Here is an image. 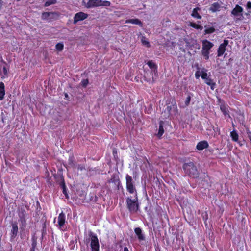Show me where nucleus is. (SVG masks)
<instances>
[{
  "mask_svg": "<svg viewBox=\"0 0 251 251\" xmlns=\"http://www.w3.org/2000/svg\"><path fill=\"white\" fill-rule=\"evenodd\" d=\"M183 168L186 174L190 177L196 178L199 176V171L194 163L192 162L186 163L183 165Z\"/></svg>",
  "mask_w": 251,
  "mask_h": 251,
  "instance_id": "nucleus-1",
  "label": "nucleus"
},
{
  "mask_svg": "<svg viewBox=\"0 0 251 251\" xmlns=\"http://www.w3.org/2000/svg\"><path fill=\"white\" fill-rule=\"evenodd\" d=\"M127 207L129 210L132 212H136L139 208L138 199L136 197L134 199L128 197L126 200Z\"/></svg>",
  "mask_w": 251,
  "mask_h": 251,
  "instance_id": "nucleus-2",
  "label": "nucleus"
},
{
  "mask_svg": "<svg viewBox=\"0 0 251 251\" xmlns=\"http://www.w3.org/2000/svg\"><path fill=\"white\" fill-rule=\"evenodd\" d=\"M89 236L91 238V247L92 251H99V243L97 237L91 232L89 233Z\"/></svg>",
  "mask_w": 251,
  "mask_h": 251,
  "instance_id": "nucleus-3",
  "label": "nucleus"
},
{
  "mask_svg": "<svg viewBox=\"0 0 251 251\" xmlns=\"http://www.w3.org/2000/svg\"><path fill=\"white\" fill-rule=\"evenodd\" d=\"M126 188L128 192L130 193H133L135 189L133 184L132 178L128 175L126 176Z\"/></svg>",
  "mask_w": 251,
  "mask_h": 251,
  "instance_id": "nucleus-4",
  "label": "nucleus"
},
{
  "mask_svg": "<svg viewBox=\"0 0 251 251\" xmlns=\"http://www.w3.org/2000/svg\"><path fill=\"white\" fill-rule=\"evenodd\" d=\"M88 17V14L82 12L77 13L75 14L74 18L73 24H76L78 21H82L86 19Z\"/></svg>",
  "mask_w": 251,
  "mask_h": 251,
  "instance_id": "nucleus-5",
  "label": "nucleus"
},
{
  "mask_svg": "<svg viewBox=\"0 0 251 251\" xmlns=\"http://www.w3.org/2000/svg\"><path fill=\"white\" fill-rule=\"evenodd\" d=\"M177 111V106L176 103L173 104L169 103L166 105V108L164 111V112H167V115L169 116L172 112L176 113Z\"/></svg>",
  "mask_w": 251,
  "mask_h": 251,
  "instance_id": "nucleus-6",
  "label": "nucleus"
},
{
  "mask_svg": "<svg viewBox=\"0 0 251 251\" xmlns=\"http://www.w3.org/2000/svg\"><path fill=\"white\" fill-rule=\"evenodd\" d=\"M221 111L223 113L225 118L228 120L231 118L229 115V106L223 104L222 100H221Z\"/></svg>",
  "mask_w": 251,
  "mask_h": 251,
  "instance_id": "nucleus-7",
  "label": "nucleus"
},
{
  "mask_svg": "<svg viewBox=\"0 0 251 251\" xmlns=\"http://www.w3.org/2000/svg\"><path fill=\"white\" fill-rule=\"evenodd\" d=\"M101 0H89L86 5V7L90 8L94 7L100 6L101 4Z\"/></svg>",
  "mask_w": 251,
  "mask_h": 251,
  "instance_id": "nucleus-8",
  "label": "nucleus"
},
{
  "mask_svg": "<svg viewBox=\"0 0 251 251\" xmlns=\"http://www.w3.org/2000/svg\"><path fill=\"white\" fill-rule=\"evenodd\" d=\"M12 229L11 230V237L12 238H14L17 235L18 227L17 223L16 222H12L11 223Z\"/></svg>",
  "mask_w": 251,
  "mask_h": 251,
  "instance_id": "nucleus-9",
  "label": "nucleus"
},
{
  "mask_svg": "<svg viewBox=\"0 0 251 251\" xmlns=\"http://www.w3.org/2000/svg\"><path fill=\"white\" fill-rule=\"evenodd\" d=\"M55 177L57 181H60V185L63 189V193L66 196V191L65 190V182H64V180L63 176L62 175H59L57 176H55Z\"/></svg>",
  "mask_w": 251,
  "mask_h": 251,
  "instance_id": "nucleus-10",
  "label": "nucleus"
},
{
  "mask_svg": "<svg viewBox=\"0 0 251 251\" xmlns=\"http://www.w3.org/2000/svg\"><path fill=\"white\" fill-rule=\"evenodd\" d=\"M208 147V143L206 141H202L199 142L196 146L197 150H202Z\"/></svg>",
  "mask_w": 251,
  "mask_h": 251,
  "instance_id": "nucleus-11",
  "label": "nucleus"
},
{
  "mask_svg": "<svg viewBox=\"0 0 251 251\" xmlns=\"http://www.w3.org/2000/svg\"><path fill=\"white\" fill-rule=\"evenodd\" d=\"M58 225L60 227V228H61L62 226L64 225L65 221V214L61 212L58 217Z\"/></svg>",
  "mask_w": 251,
  "mask_h": 251,
  "instance_id": "nucleus-12",
  "label": "nucleus"
},
{
  "mask_svg": "<svg viewBox=\"0 0 251 251\" xmlns=\"http://www.w3.org/2000/svg\"><path fill=\"white\" fill-rule=\"evenodd\" d=\"M243 10V9L241 6L236 5L235 7L232 10L231 14L234 16H238L239 13L242 12Z\"/></svg>",
  "mask_w": 251,
  "mask_h": 251,
  "instance_id": "nucleus-13",
  "label": "nucleus"
},
{
  "mask_svg": "<svg viewBox=\"0 0 251 251\" xmlns=\"http://www.w3.org/2000/svg\"><path fill=\"white\" fill-rule=\"evenodd\" d=\"M213 46V44L207 40L203 41L202 42V49L209 50Z\"/></svg>",
  "mask_w": 251,
  "mask_h": 251,
  "instance_id": "nucleus-14",
  "label": "nucleus"
},
{
  "mask_svg": "<svg viewBox=\"0 0 251 251\" xmlns=\"http://www.w3.org/2000/svg\"><path fill=\"white\" fill-rule=\"evenodd\" d=\"M164 124V123L162 121H160L159 122L158 131L157 134V136L159 137H160L164 133V128H163Z\"/></svg>",
  "mask_w": 251,
  "mask_h": 251,
  "instance_id": "nucleus-15",
  "label": "nucleus"
},
{
  "mask_svg": "<svg viewBox=\"0 0 251 251\" xmlns=\"http://www.w3.org/2000/svg\"><path fill=\"white\" fill-rule=\"evenodd\" d=\"M200 9H201L199 7H196L193 9L191 16L198 19H201V16L200 15L198 12V11L200 10Z\"/></svg>",
  "mask_w": 251,
  "mask_h": 251,
  "instance_id": "nucleus-16",
  "label": "nucleus"
},
{
  "mask_svg": "<svg viewBox=\"0 0 251 251\" xmlns=\"http://www.w3.org/2000/svg\"><path fill=\"white\" fill-rule=\"evenodd\" d=\"M136 234L138 236L139 240H143L145 239V237L142 234L141 229L139 227H137L134 230Z\"/></svg>",
  "mask_w": 251,
  "mask_h": 251,
  "instance_id": "nucleus-17",
  "label": "nucleus"
},
{
  "mask_svg": "<svg viewBox=\"0 0 251 251\" xmlns=\"http://www.w3.org/2000/svg\"><path fill=\"white\" fill-rule=\"evenodd\" d=\"M5 95L4 84L2 82H0V100H2Z\"/></svg>",
  "mask_w": 251,
  "mask_h": 251,
  "instance_id": "nucleus-18",
  "label": "nucleus"
},
{
  "mask_svg": "<svg viewBox=\"0 0 251 251\" xmlns=\"http://www.w3.org/2000/svg\"><path fill=\"white\" fill-rule=\"evenodd\" d=\"M126 23H132L133 24L139 25L141 26H142L143 25L142 22L138 19H129L126 20Z\"/></svg>",
  "mask_w": 251,
  "mask_h": 251,
  "instance_id": "nucleus-19",
  "label": "nucleus"
},
{
  "mask_svg": "<svg viewBox=\"0 0 251 251\" xmlns=\"http://www.w3.org/2000/svg\"><path fill=\"white\" fill-rule=\"evenodd\" d=\"M228 44V41L225 40L223 43L221 44V56L226 51V47Z\"/></svg>",
  "mask_w": 251,
  "mask_h": 251,
  "instance_id": "nucleus-20",
  "label": "nucleus"
},
{
  "mask_svg": "<svg viewBox=\"0 0 251 251\" xmlns=\"http://www.w3.org/2000/svg\"><path fill=\"white\" fill-rule=\"evenodd\" d=\"M230 136L233 141L237 142L238 141L239 136L237 131L235 130H233L231 132Z\"/></svg>",
  "mask_w": 251,
  "mask_h": 251,
  "instance_id": "nucleus-21",
  "label": "nucleus"
},
{
  "mask_svg": "<svg viewBox=\"0 0 251 251\" xmlns=\"http://www.w3.org/2000/svg\"><path fill=\"white\" fill-rule=\"evenodd\" d=\"M220 7L219 4L218 3H214L211 5V7L209 8V10L211 11L212 12H215L218 10Z\"/></svg>",
  "mask_w": 251,
  "mask_h": 251,
  "instance_id": "nucleus-22",
  "label": "nucleus"
},
{
  "mask_svg": "<svg viewBox=\"0 0 251 251\" xmlns=\"http://www.w3.org/2000/svg\"><path fill=\"white\" fill-rule=\"evenodd\" d=\"M19 217L20 219H25L26 212L24 209H21L19 212Z\"/></svg>",
  "mask_w": 251,
  "mask_h": 251,
  "instance_id": "nucleus-23",
  "label": "nucleus"
},
{
  "mask_svg": "<svg viewBox=\"0 0 251 251\" xmlns=\"http://www.w3.org/2000/svg\"><path fill=\"white\" fill-rule=\"evenodd\" d=\"M190 25L191 27H192L194 28H196V29H200V30H202L203 29V27L201 25L196 24L195 23H191L190 24Z\"/></svg>",
  "mask_w": 251,
  "mask_h": 251,
  "instance_id": "nucleus-24",
  "label": "nucleus"
},
{
  "mask_svg": "<svg viewBox=\"0 0 251 251\" xmlns=\"http://www.w3.org/2000/svg\"><path fill=\"white\" fill-rule=\"evenodd\" d=\"M21 222L20 229L21 230H24L26 227V220L25 219L19 220Z\"/></svg>",
  "mask_w": 251,
  "mask_h": 251,
  "instance_id": "nucleus-25",
  "label": "nucleus"
},
{
  "mask_svg": "<svg viewBox=\"0 0 251 251\" xmlns=\"http://www.w3.org/2000/svg\"><path fill=\"white\" fill-rule=\"evenodd\" d=\"M53 120L56 122H59L61 121V116L59 115V113L58 112H56L53 115Z\"/></svg>",
  "mask_w": 251,
  "mask_h": 251,
  "instance_id": "nucleus-26",
  "label": "nucleus"
},
{
  "mask_svg": "<svg viewBox=\"0 0 251 251\" xmlns=\"http://www.w3.org/2000/svg\"><path fill=\"white\" fill-rule=\"evenodd\" d=\"M63 48L64 45L62 43H57L55 46L56 49L59 51H62L63 49Z\"/></svg>",
  "mask_w": 251,
  "mask_h": 251,
  "instance_id": "nucleus-27",
  "label": "nucleus"
},
{
  "mask_svg": "<svg viewBox=\"0 0 251 251\" xmlns=\"http://www.w3.org/2000/svg\"><path fill=\"white\" fill-rule=\"evenodd\" d=\"M51 14H53L51 12H43L42 15V18L43 19H47Z\"/></svg>",
  "mask_w": 251,
  "mask_h": 251,
  "instance_id": "nucleus-28",
  "label": "nucleus"
},
{
  "mask_svg": "<svg viewBox=\"0 0 251 251\" xmlns=\"http://www.w3.org/2000/svg\"><path fill=\"white\" fill-rule=\"evenodd\" d=\"M56 2V0H49L45 2L44 5L45 7H47L51 4H55Z\"/></svg>",
  "mask_w": 251,
  "mask_h": 251,
  "instance_id": "nucleus-29",
  "label": "nucleus"
},
{
  "mask_svg": "<svg viewBox=\"0 0 251 251\" xmlns=\"http://www.w3.org/2000/svg\"><path fill=\"white\" fill-rule=\"evenodd\" d=\"M141 42L142 43V44L144 45H146L147 46V47H149L150 46V43L149 42L147 41V39L145 37H142V38H141Z\"/></svg>",
  "mask_w": 251,
  "mask_h": 251,
  "instance_id": "nucleus-30",
  "label": "nucleus"
},
{
  "mask_svg": "<svg viewBox=\"0 0 251 251\" xmlns=\"http://www.w3.org/2000/svg\"><path fill=\"white\" fill-rule=\"evenodd\" d=\"M202 54L203 55V56L205 57V59H208V58H209V56H208L209 50L202 49Z\"/></svg>",
  "mask_w": 251,
  "mask_h": 251,
  "instance_id": "nucleus-31",
  "label": "nucleus"
},
{
  "mask_svg": "<svg viewBox=\"0 0 251 251\" xmlns=\"http://www.w3.org/2000/svg\"><path fill=\"white\" fill-rule=\"evenodd\" d=\"M215 31V29L213 27H210L204 30V34H210L214 32Z\"/></svg>",
  "mask_w": 251,
  "mask_h": 251,
  "instance_id": "nucleus-32",
  "label": "nucleus"
},
{
  "mask_svg": "<svg viewBox=\"0 0 251 251\" xmlns=\"http://www.w3.org/2000/svg\"><path fill=\"white\" fill-rule=\"evenodd\" d=\"M109 183H114L115 185H118L120 184V181L119 179H115L114 178H111L110 180H109Z\"/></svg>",
  "mask_w": 251,
  "mask_h": 251,
  "instance_id": "nucleus-33",
  "label": "nucleus"
},
{
  "mask_svg": "<svg viewBox=\"0 0 251 251\" xmlns=\"http://www.w3.org/2000/svg\"><path fill=\"white\" fill-rule=\"evenodd\" d=\"M77 241L75 240V241H71L70 242V249L72 250H74L75 248V244H76Z\"/></svg>",
  "mask_w": 251,
  "mask_h": 251,
  "instance_id": "nucleus-34",
  "label": "nucleus"
},
{
  "mask_svg": "<svg viewBox=\"0 0 251 251\" xmlns=\"http://www.w3.org/2000/svg\"><path fill=\"white\" fill-rule=\"evenodd\" d=\"M201 77L203 79H206V78H208L207 76V74L206 72L203 71H201Z\"/></svg>",
  "mask_w": 251,
  "mask_h": 251,
  "instance_id": "nucleus-35",
  "label": "nucleus"
},
{
  "mask_svg": "<svg viewBox=\"0 0 251 251\" xmlns=\"http://www.w3.org/2000/svg\"><path fill=\"white\" fill-rule=\"evenodd\" d=\"M101 6H109L110 5V2L108 1H102L101 0Z\"/></svg>",
  "mask_w": 251,
  "mask_h": 251,
  "instance_id": "nucleus-36",
  "label": "nucleus"
},
{
  "mask_svg": "<svg viewBox=\"0 0 251 251\" xmlns=\"http://www.w3.org/2000/svg\"><path fill=\"white\" fill-rule=\"evenodd\" d=\"M147 64L150 67V68L151 69L154 68L155 67V64L151 61H149L147 63Z\"/></svg>",
  "mask_w": 251,
  "mask_h": 251,
  "instance_id": "nucleus-37",
  "label": "nucleus"
},
{
  "mask_svg": "<svg viewBox=\"0 0 251 251\" xmlns=\"http://www.w3.org/2000/svg\"><path fill=\"white\" fill-rule=\"evenodd\" d=\"M77 169L81 171H82L83 170H85V167L83 165H78L77 166Z\"/></svg>",
  "mask_w": 251,
  "mask_h": 251,
  "instance_id": "nucleus-38",
  "label": "nucleus"
},
{
  "mask_svg": "<svg viewBox=\"0 0 251 251\" xmlns=\"http://www.w3.org/2000/svg\"><path fill=\"white\" fill-rule=\"evenodd\" d=\"M191 100V96L189 95L185 101V104L187 106L189 104Z\"/></svg>",
  "mask_w": 251,
  "mask_h": 251,
  "instance_id": "nucleus-39",
  "label": "nucleus"
},
{
  "mask_svg": "<svg viewBox=\"0 0 251 251\" xmlns=\"http://www.w3.org/2000/svg\"><path fill=\"white\" fill-rule=\"evenodd\" d=\"M213 82V80H212L211 79L209 78L205 79V82L208 85H211V84H212Z\"/></svg>",
  "mask_w": 251,
  "mask_h": 251,
  "instance_id": "nucleus-40",
  "label": "nucleus"
},
{
  "mask_svg": "<svg viewBox=\"0 0 251 251\" xmlns=\"http://www.w3.org/2000/svg\"><path fill=\"white\" fill-rule=\"evenodd\" d=\"M81 83L83 86L86 87L88 83V80L84 79L82 81Z\"/></svg>",
  "mask_w": 251,
  "mask_h": 251,
  "instance_id": "nucleus-41",
  "label": "nucleus"
},
{
  "mask_svg": "<svg viewBox=\"0 0 251 251\" xmlns=\"http://www.w3.org/2000/svg\"><path fill=\"white\" fill-rule=\"evenodd\" d=\"M202 216L203 217V220H206L208 218V215L206 212H202Z\"/></svg>",
  "mask_w": 251,
  "mask_h": 251,
  "instance_id": "nucleus-42",
  "label": "nucleus"
},
{
  "mask_svg": "<svg viewBox=\"0 0 251 251\" xmlns=\"http://www.w3.org/2000/svg\"><path fill=\"white\" fill-rule=\"evenodd\" d=\"M201 72H200L199 71H197L195 74V76L197 78H199L200 76H201Z\"/></svg>",
  "mask_w": 251,
  "mask_h": 251,
  "instance_id": "nucleus-43",
  "label": "nucleus"
},
{
  "mask_svg": "<svg viewBox=\"0 0 251 251\" xmlns=\"http://www.w3.org/2000/svg\"><path fill=\"white\" fill-rule=\"evenodd\" d=\"M148 75H149V73H146L144 75V77L145 80H146L148 82H150L151 81V79L147 78V77L148 76Z\"/></svg>",
  "mask_w": 251,
  "mask_h": 251,
  "instance_id": "nucleus-44",
  "label": "nucleus"
},
{
  "mask_svg": "<svg viewBox=\"0 0 251 251\" xmlns=\"http://www.w3.org/2000/svg\"><path fill=\"white\" fill-rule=\"evenodd\" d=\"M2 72L4 75H7L8 74V71L6 67H3L2 69Z\"/></svg>",
  "mask_w": 251,
  "mask_h": 251,
  "instance_id": "nucleus-45",
  "label": "nucleus"
},
{
  "mask_svg": "<svg viewBox=\"0 0 251 251\" xmlns=\"http://www.w3.org/2000/svg\"><path fill=\"white\" fill-rule=\"evenodd\" d=\"M215 83L214 82H213L212 84H211V85H210L209 86H210L211 89L212 90H214L215 88Z\"/></svg>",
  "mask_w": 251,
  "mask_h": 251,
  "instance_id": "nucleus-46",
  "label": "nucleus"
},
{
  "mask_svg": "<svg viewBox=\"0 0 251 251\" xmlns=\"http://www.w3.org/2000/svg\"><path fill=\"white\" fill-rule=\"evenodd\" d=\"M36 244L33 243L32 244V247L31 248L30 251H35V246Z\"/></svg>",
  "mask_w": 251,
  "mask_h": 251,
  "instance_id": "nucleus-47",
  "label": "nucleus"
},
{
  "mask_svg": "<svg viewBox=\"0 0 251 251\" xmlns=\"http://www.w3.org/2000/svg\"><path fill=\"white\" fill-rule=\"evenodd\" d=\"M247 7L248 8H251V2L249 1L248 2L247 4Z\"/></svg>",
  "mask_w": 251,
  "mask_h": 251,
  "instance_id": "nucleus-48",
  "label": "nucleus"
},
{
  "mask_svg": "<svg viewBox=\"0 0 251 251\" xmlns=\"http://www.w3.org/2000/svg\"><path fill=\"white\" fill-rule=\"evenodd\" d=\"M217 56H220V46L217 49Z\"/></svg>",
  "mask_w": 251,
  "mask_h": 251,
  "instance_id": "nucleus-49",
  "label": "nucleus"
},
{
  "mask_svg": "<svg viewBox=\"0 0 251 251\" xmlns=\"http://www.w3.org/2000/svg\"><path fill=\"white\" fill-rule=\"evenodd\" d=\"M124 251H129L127 247H125Z\"/></svg>",
  "mask_w": 251,
  "mask_h": 251,
  "instance_id": "nucleus-50",
  "label": "nucleus"
},
{
  "mask_svg": "<svg viewBox=\"0 0 251 251\" xmlns=\"http://www.w3.org/2000/svg\"><path fill=\"white\" fill-rule=\"evenodd\" d=\"M65 96L66 97H68V95L67 94H65Z\"/></svg>",
  "mask_w": 251,
  "mask_h": 251,
  "instance_id": "nucleus-51",
  "label": "nucleus"
},
{
  "mask_svg": "<svg viewBox=\"0 0 251 251\" xmlns=\"http://www.w3.org/2000/svg\"><path fill=\"white\" fill-rule=\"evenodd\" d=\"M2 0H0V1H1Z\"/></svg>",
  "mask_w": 251,
  "mask_h": 251,
  "instance_id": "nucleus-52",
  "label": "nucleus"
}]
</instances>
